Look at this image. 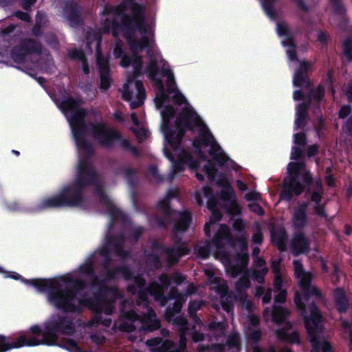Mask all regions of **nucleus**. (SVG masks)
<instances>
[{
	"label": "nucleus",
	"mask_w": 352,
	"mask_h": 352,
	"mask_svg": "<svg viewBox=\"0 0 352 352\" xmlns=\"http://www.w3.org/2000/svg\"><path fill=\"white\" fill-rule=\"evenodd\" d=\"M118 273L121 274L124 280H129L133 278V272L126 265H122L116 267Z\"/></svg>",
	"instance_id": "56"
},
{
	"label": "nucleus",
	"mask_w": 352,
	"mask_h": 352,
	"mask_svg": "<svg viewBox=\"0 0 352 352\" xmlns=\"http://www.w3.org/2000/svg\"><path fill=\"white\" fill-rule=\"evenodd\" d=\"M226 344L231 349L240 347L241 342L239 335L236 333L230 334L227 338Z\"/></svg>",
	"instance_id": "57"
},
{
	"label": "nucleus",
	"mask_w": 352,
	"mask_h": 352,
	"mask_svg": "<svg viewBox=\"0 0 352 352\" xmlns=\"http://www.w3.org/2000/svg\"><path fill=\"white\" fill-rule=\"evenodd\" d=\"M122 30V18H120V22H119L116 18L113 19H106L104 24V32L111 33L113 37L118 36L119 30Z\"/></svg>",
	"instance_id": "38"
},
{
	"label": "nucleus",
	"mask_w": 352,
	"mask_h": 352,
	"mask_svg": "<svg viewBox=\"0 0 352 352\" xmlns=\"http://www.w3.org/2000/svg\"><path fill=\"white\" fill-rule=\"evenodd\" d=\"M60 346L70 352H86L78 344L76 341L72 338L64 340Z\"/></svg>",
	"instance_id": "49"
},
{
	"label": "nucleus",
	"mask_w": 352,
	"mask_h": 352,
	"mask_svg": "<svg viewBox=\"0 0 352 352\" xmlns=\"http://www.w3.org/2000/svg\"><path fill=\"white\" fill-rule=\"evenodd\" d=\"M287 237V232L284 228H280L278 230H274L271 232L272 242L280 252H285L287 250L285 243Z\"/></svg>",
	"instance_id": "27"
},
{
	"label": "nucleus",
	"mask_w": 352,
	"mask_h": 352,
	"mask_svg": "<svg viewBox=\"0 0 352 352\" xmlns=\"http://www.w3.org/2000/svg\"><path fill=\"white\" fill-rule=\"evenodd\" d=\"M148 287L149 294L153 296L155 300L161 301L163 305L168 301V298H166L164 294V289L160 283L156 282L153 283Z\"/></svg>",
	"instance_id": "37"
},
{
	"label": "nucleus",
	"mask_w": 352,
	"mask_h": 352,
	"mask_svg": "<svg viewBox=\"0 0 352 352\" xmlns=\"http://www.w3.org/2000/svg\"><path fill=\"white\" fill-rule=\"evenodd\" d=\"M220 182L223 183L221 184L223 188L221 191V200L223 203L232 200V197L234 196L233 188L225 177H223ZM219 184H221L220 182Z\"/></svg>",
	"instance_id": "39"
},
{
	"label": "nucleus",
	"mask_w": 352,
	"mask_h": 352,
	"mask_svg": "<svg viewBox=\"0 0 352 352\" xmlns=\"http://www.w3.org/2000/svg\"><path fill=\"white\" fill-rule=\"evenodd\" d=\"M28 53L25 51L21 45L14 46L10 52V56L12 60L16 63H23Z\"/></svg>",
	"instance_id": "42"
},
{
	"label": "nucleus",
	"mask_w": 352,
	"mask_h": 352,
	"mask_svg": "<svg viewBox=\"0 0 352 352\" xmlns=\"http://www.w3.org/2000/svg\"><path fill=\"white\" fill-rule=\"evenodd\" d=\"M268 272L267 267H263L260 270H254L252 273V278L258 283H263L265 281V276Z\"/></svg>",
	"instance_id": "61"
},
{
	"label": "nucleus",
	"mask_w": 352,
	"mask_h": 352,
	"mask_svg": "<svg viewBox=\"0 0 352 352\" xmlns=\"http://www.w3.org/2000/svg\"><path fill=\"white\" fill-rule=\"evenodd\" d=\"M174 242L173 246L164 248V253L166 256V263L169 267L177 264L179 259L190 254V249L188 247L186 243L182 241V237L176 235L172 237Z\"/></svg>",
	"instance_id": "14"
},
{
	"label": "nucleus",
	"mask_w": 352,
	"mask_h": 352,
	"mask_svg": "<svg viewBox=\"0 0 352 352\" xmlns=\"http://www.w3.org/2000/svg\"><path fill=\"white\" fill-rule=\"evenodd\" d=\"M97 64L100 76V89L106 91L111 87L112 79L110 76L109 61L106 58L97 57Z\"/></svg>",
	"instance_id": "21"
},
{
	"label": "nucleus",
	"mask_w": 352,
	"mask_h": 352,
	"mask_svg": "<svg viewBox=\"0 0 352 352\" xmlns=\"http://www.w3.org/2000/svg\"><path fill=\"white\" fill-rule=\"evenodd\" d=\"M324 96V89L321 85H318L316 89L309 88V109L311 105L316 107L317 109L319 108L320 101L322 100Z\"/></svg>",
	"instance_id": "36"
},
{
	"label": "nucleus",
	"mask_w": 352,
	"mask_h": 352,
	"mask_svg": "<svg viewBox=\"0 0 352 352\" xmlns=\"http://www.w3.org/2000/svg\"><path fill=\"white\" fill-rule=\"evenodd\" d=\"M118 329L122 332L131 333L136 329V327L134 322L122 320L119 324Z\"/></svg>",
	"instance_id": "63"
},
{
	"label": "nucleus",
	"mask_w": 352,
	"mask_h": 352,
	"mask_svg": "<svg viewBox=\"0 0 352 352\" xmlns=\"http://www.w3.org/2000/svg\"><path fill=\"white\" fill-rule=\"evenodd\" d=\"M310 192V200L314 204L312 208L315 213L320 216H324V203L322 202L324 188L320 179H316L312 181L311 178L309 177V193Z\"/></svg>",
	"instance_id": "16"
},
{
	"label": "nucleus",
	"mask_w": 352,
	"mask_h": 352,
	"mask_svg": "<svg viewBox=\"0 0 352 352\" xmlns=\"http://www.w3.org/2000/svg\"><path fill=\"white\" fill-rule=\"evenodd\" d=\"M277 0H262L261 6L267 16L274 19L276 16L275 3Z\"/></svg>",
	"instance_id": "46"
},
{
	"label": "nucleus",
	"mask_w": 352,
	"mask_h": 352,
	"mask_svg": "<svg viewBox=\"0 0 352 352\" xmlns=\"http://www.w3.org/2000/svg\"><path fill=\"white\" fill-rule=\"evenodd\" d=\"M28 54H39L42 52L41 43L34 38H25L20 43Z\"/></svg>",
	"instance_id": "33"
},
{
	"label": "nucleus",
	"mask_w": 352,
	"mask_h": 352,
	"mask_svg": "<svg viewBox=\"0 0 352 352\" xmlns=\"http://www.w3.org/2000/svg\"><path fill=\"white\" fill-rule=\"evenodd\" d=\"M223 208L230 215H239L241 213V208L235 199L223 203Z\"/></svg>",
	"instance_id": "47"
},
{
	"label": "nucleus",
	"mask_w": 352,
	"mask_h": 352,
	"mask_svg": "<svg viewBox=\"0 0 352 352\" xmlns=\"http://www.w3.org/2000/svg\"><path fill=\"white\" fill-rule=\"evenodd\" d=\"M289 314L290 312L287 308L274 305L271 312L272 321L277 324L283 323L289 316Z\"/></svg>",
	"instance_id": "32"
},
{
	"label": "nucleus",
	"mask_w": 352,
	"mask_h": 352,
	"mask_svg": "<svg viewBox=\"0 0 352 352\" xmlns=\"http://www.w3.org/2000/svg\"><path fill=\"white\" fill-rule=\"evenodd\" d=\"M249 254L248 253V245L245 240H243L241 244V252H238L235 256L236 263L248 271L249 263Z\"/></svg>",
	"instance_id": "34"
},
{
	"label": "nucleus",
	"mask_w": 352,
	"mask_h": 352,
	"mask_svg": "<svg viewBox=\"0 0 352 352\" xmlns=\"http://www.w3.org/2000/svg\"><path fill=\"white\" fill-rule=\"evenodd\" d=\"M296 48H287L286 53L289 60L299 62V66L296 69L292 79L293 86L298 88L294 91L293 99L295 101L302 100L296 106L294 130L297 131L302 129L308 122V92L302 90L308 89V60L299 61Z\"/></svg>",
	"instance_id": "4"
},
{
	"label": "nucleus",
	"mask_w": 352,
	"mask_h": 352,
	"mask_svg": "<svg viewBox=\"0 0 352 352\" xmlns=\"http://www.w3.org/2000/svg\"><path fill=\"white\" fill-rule=\"evenodd\" d=\"M124 241L125 236L122 232L118 235H113L110 232L107 233L105 244L100 250V254L105 259L111 258V250H113L121 258H129L130 252L124 248Z\"/></svg>",
	"instance_id": "12"
},
{
	"label": "nucleus",
	"mask_w": 352,
	"mask_h": 352,
	"mask_svg": "<svg viewBox=\"0 0 352 352\" xmlns=\"http://www.w3.org/2000/svg\"><path fill=\"white\" fill-rule=\"evenodd\" d=\"M86 116L87 111L84 108L78 109L76 112L72 113L69 122L76 146L78 151L82 153L78 163L85 162L87 168H94L91 163L95 155L94 147L93 144L85 138L87 132L89 131L91 134L90 124L92 122L86 123Z\"/></svg>",
	"instance_id": "5"
},
{
	"label": "nucleus",
	"mask_w": 352,
	"mask_h": 352,
	"mask_svg": "<svg viewBox=\"0 0 352 352\" xmlns=\"http://www.w3.org/2000/svg\"><path fill=\"white\" fill-rule=\"evenodd\" d=\"M251 282L247 274L243 275L235 283V290L238 294H241L243 290L250 287Z\"/></svg>",
	"instance_id": "51"
},
{
	"label": "nucleus",
	"mask_w": 352,
	"mask_h": 352,
	"mask_svg": "<svg viewBox=\"0 0 352 352\" xmlns=\"http://www.w3.org/2000/svg\"><path fill=\"white\" fill-rule=\"evenodd\" d=\"M342 325L345 329L344 333L348 336L350 341L351 348L352 349V320L346 321L343 318H341Z\"/></svg>",
	"instance_id": "64"
},
{
	"label": "nucleus",
	"mask_w": 352,
	"mask_h": 352,
	"mask_svg": "<svg viewBox=\"0 0 352 352\" xmlns=\"http://www.w3.org/2000/svg\"><path fill=\"white\" fill-rule=\"evenodd\" d=\"M103 12L120 15L122 28L131 30V25H136L138 31L145 33L144 8L135 0H123L118 6L105 7Z\"/></svg>",
	"instance_id": "8"
},
{
	"label": "nucleus",
	"mask_w": 352,
	"mask_h": 352,
	"mask_svg": "<svg viewBox=\"0 0 352 352\" xmlns=\"http://www.w3.org/2000/svg\"><path fill=\"white\" fill-rule=\"evenodd\" d=\"M204 170L210 182L215 180L218 170L211 160H208L207 164L204 166Z\"/></svg>",
	"instance_id": "54"
},
{
	"label": "nucleus",
	"mask_w": 352,
	"mask_h": 352,
	"mask_svg": "<svg viewBox=\"0 0 352 352\" xmlns=\"http://www.w3.org/2000/svg\"><path fill=\"white\" fill-rule=\"evenodd\" d=\"M334 298L339 311H345L348 308L349 302L344 292L340 288H337L334 293Z\"/></svg>",
	"instance_id": "40"
},
{
	"label": "nucleus",
	"mask_w": 352,
	"mask_h": 352,
	"mask_svg": "<svg viewBox=\"0 0 352 352\" xmlns=\"http://www.w3.org/2000/svg\"><path fill=\"white\" fill-rule=\"evenodd\" d=\"M157 208L166 217H170L173 213V210L170 206V201H169L168 199L160 200L157 205Z\"/></svg>",
	"instance_id": "53"
},
{
	"label": "nucleus",
	"mask_w": 352,
	"mask_h": 352,
	"mask_svg": "<svg viewBox=\"0 0 352 352\" xmlns=\"http://www.w3.org/2000/svg\"><path fill=\"white\" fill-rule=\"evenodd\" d=\"M90 126L91 135L102 146L111 148L113 141H120V146L127 151L132 146L131 142L123 138L118 131L113 128H107L102 122L91 123Z\"/></svg>",
	"instance_id": "11"
},
{
	"label": "nucleus",
	"mask_w": 352,
	"mask_h": 352,
	"mask_svg": "<svg viewBox=\"0 0 352 352\" xmlns=\"http://www.w3.org/2000/svg\"><path fill=\"white\" fill-rule=\"evenodd\" d=\"M184 151L179 153L177 160L172 162L171 169L168 176L170 182L174 179L177 173L183 172L185 170L186 161L184 160Z\"/></svg>",
	"instance_id": "31"
},
{
	"label": "nucleus",
	"mask_w": 352,
	"mask_h": 352,
	"mask_svg": "<svg viewBox=\"0 0 352 352\" xmlns=\"http://www.w3.org/2000/svg\"><path fill=\"white\" fill-rule=\"evenodd\" d=\"M192 222V214L190 211L180 212L179 217L174 221L173 230L177 232H186Z\"/></svg>",
	"instance_id": "25"
},
{
	"label": "nucleus",
	"mask_w": 352,
	"mask_h": 352,
	"mask_svg": "<svg viewBox=\"0 0 352 352\" xmlns=\"http://www.w3.org/2000/svg\"><path fill=\"white\" fill-rule=\"evenodd\" d=\"M294 272L298 279V285L302 289V297L299 292H295L294 303L298 311L302 316L303 324L306 332L308 333V312L305 301H308V272H305L302 264L297 261H294Z\"/></svg>",
	"instance_id": "10"
},
{
	"label": "nucleus",
	"mask_w": 352,
	"mask_h": 352,
	"mask_svg": "<svg viewBox=\"0 0 352 352\" xmlns=\"http://www.w3.org/2000/svg\"><path fill=\"white\" fill-rule=\"evenodd\" d=\"M202 124L200 116L192 107H184L175 120L176 129H173L170 124H163L162 129L167 142L173 147H177L186 133L184 126L193 131L195 127Z\"/></svg>",
	"instance_id": "6"
},
{
	"label": "nucleus",
	"mask_w": 352,
	"mask_h": 352,
	"mask_svg": "<svg viewBox=\"0 0 352 352\" xmlns=\"http://www.w3.org/2000/svg\"><path fill=\"white\" fill-rule=\"evenodd\" d=\"M146 258L148 263L155 269L161 267L162 263L160 256L155 253H149L146 255Z\"/></svg>",
	"instance_id": "59"
},
{
	"label": "nucleus",
	"mask_w": 352,
	"mask_h": 352,
	"mask_svg": "<svg viewBox=\"0 0 352 352\" xmlns=\"http://www.w3.org/2000/svg\"><path fill=\"white\" fill-rule=\"evenodd\" d=\"M311 274L309 272V300L313 298L316 300L318 304L324 302V295L322 290L315 284L311 283Z\"/></svg>",
	"instance_id": "41"
},
{
	"label": "nucleus",
	"mask_w": 352,
	"mask_h": 352,
	"mask_svg": "<svg viewBox=\"0 0 352 352\" xmlns=\"http://www.w3.org/2000/svg\"><path fill=\"white\" fill-rule=\"evenodd\" d=\"M176 109L170 104L165 105L162 111L164 124H170V120L176 116Z\"/></svg>",
	"instance_id": "52"
},
{
	"label": "nucleus",
	"mask_w": 352,
	"mask_h": 352,
	"mask_svg": "<svg viewBox=\"0 0 352 352\" xmlns=\"http://www.w3.org/2000/svg\"><path fill=\"white\" fill-rule=\"evenodd\" d=\"M294 144L292 147L290 159L298 162H291L287 164L288 176L285 177L283 187L280 194L281 199L290 201L294 195L299 196L308 186V170L305 161L308 149L305 147L307 144V135L303 132L294 134Z\"/></svg>",
	"instance_id": "2"
},
{
	"label": "nucleus",
	"mask_w": 352,
	"mask_h": 352,
	"mask_svg": "<svg viewBox=\"0 0 352 352\" xmlns=\"http://www.w3.org/2000/svg\"><path fill=\"white\" fill-rule=\"evenodd\" d=\"M325 318L315 303L309 305V342L311 352H333L324 331Z\"/></svg>",
	"instance_id": "9"
},
{
	"label": "nucleus",
	"mask_w": 352,
	"mask_h": 352,
	"mask_svg": "<svg viewBox=\"0 0 352 352\" xmlns=\"http://www.w3.org/2000/svg\"><path fill=\"white\" fill-rule=\"evenodd\" d=\"M65 283H70V287H63L58 279L32 278L24 279L23 283L34 287L40 292H47L48 302L64 313H81V308L75 304L77 295L84 290L87 285L82 279L69 277L63 279Z\"/></svg>",
	"instance_id": "1"
},
{
	"label": "nucleus",
	"mask_w": 352,
	"mask_h": 352,
	"mask_svg": "<svg viewBox=\"0 0 352 352\" xmlns=\"http://www.w3.org/2000/svg\"><path fill=\"white\" fill-rule=\"evenodd\" d=\"M292 328V324L290 322H287L284 327L277 329L275 333L278 339L282 342L290 344H298L300 342L298 333L296 331H293L292 333L287 332Z\"/></svg>",
	"instance_id": "23"
},
{
	"label": "nucleus",
	"mask_w": 352,
	"mask_h": 352,
	"mask_svg": "<svg viewBox=\"0 0 352 352\" xmlns=\"http://www.w3.org/2000/svg\"><path fill=\"white\" fill-rule=\"evenodd\" d=\"M97 193L100 198V202L106 207L107 212L111 217V220L109 223V226L110 228H112L116 221L122 219L124 215L109 199L102 188L99 187L98 188Z\"/></svg>",
	"instance_id": "18"
},
{
	"label": "nucleus",
	"mask_w": 352,
	"mask_h": 352,
	"mask_svg": "<svg viewBox=\"0 0 352 352\" xmlns=\"http://www.w3.org/2000/svg\"><path fill=\"white\" fill-rule=\"evenodd\" d=\"M145 287H146L145 278L141 275H138L134 277V283L129 285L126 287V290L129 293L135 295L138 289Z\"/></svg>",
	"instance_id": "43"
},
{
	"label": "nucleus",
	"mask_w": 352,
	"mask_h": 352,
	"mask_svg": "<svg viewBox=\"0 0 352 352\" xmlns=\"http://www.w3.org/2000/svg\"><path fill=\"white\" fill-rule=\"evenodd\" d=\"M184 160L186 161V165H188L190 170H196L198 168V162L194 160L193 157L189 152L184 151Z\"/></svg>",
	"instance_id": "62"
},
{
	"label": "nucleus",
	"mask_w": 352,
	"mask_h": 352,
	"mask_svg": "<svg viewBox=\"0 0 352 352\" xmlns=\"http://www.w3.org/2000/svg\"><path fill=\"white\" fill-rule=\"evenodd\" d=\"M214 141V138L212 133L208 129H202L199 135L192 140V145L195 149H199L203 146H209Z\"/></svg>",
	"instance_id": "26"
},
{
	"label": "nucleus",
	"mask_w": 352,
	"mask_h": 352,
	"mask_svg": "<svg viewBox=\"0 0 352 352\" xmlns=\"http://www.w3.org/2000/svg\"><path fill=\"white\" fill-rule=\"evenodd\" d=\"M117 273L116 267L115 269L112 267L107 269V270L105 271L104 278H100V280H105V285L104 286H98L96 288L100 289V290H104V292L113 290V288L107 286V283L110 280H115Z\"/></svg>",
	"instance_id": "45"
},
{
	"label": "nucleus",
	"mask_w": 352,
	"mask_h": 352,
	"mask_svg": "<svg viewBox=\"0 0 352 352\" xmlns=\"http://www.w3.org/2000/svg\"><path fill=\"white\" fill-rule=\"evenodd\" d=\"M98 175L94 168H87L85 162L78 163L76 178L73 186L64 187L54 196L42 199L37 208L40 210L63 207H78L84 200L82 190L96 186Z\"/></svg>",
	"instance_id": "3"
},
{
	"label": "nucleus",
	"mask_w": 352,
	"mask_h": 352,
	"mask_svg": "<svg viewBox=\"0 0 352 352\" xmlns=\"http://www.w3.org/2000/svg\"><path fill=\"white\" fill-rule=\"evenodd\" d=\"M146 72L150 79H154L159 74V67L157 60L153 56L150 58L148 65L146 68Z\"/></svg>",
	"instance_id": "48"
},
{
	"label": "nucleus",
	"mask_w": 352,
	"mask_h": 352,
	"mask_svg": "<svg viewBox=\"0 0 352 352\" xmlns=\"http://www.w3.org/2000/svg\"><path fill=\"white\" fill-rule=\"evenodd\" d=\"M116 174H122L126 179L128 185L131 188H135L138 184V173L134 168L124 167L116 170Z\"/></svg>",
	"instance_id": "29"
},
{
	"label": "nucleus",
	"mask_w": 352,
	"mask_h": 352,
	"mask_svg": "<svg viewBox=\"0 0 352 352\" xmlns=\"http://www.w3.org/2000/svg\"><path fill=\"white\" fill-rule=\"evenodd\" d=\"M161 327L160 321L158 319H153L151 318H146L142 325L143 330L152 332L155 330L159 329Z\"/></svg>",
	"instance_id": "50"
},
{
	"label": "nucleus",
	"mask_w": 352,
	"mask_h": 352,
	"mask_svg": "<svg viewBox=\"0 0 352 352\" xmlns=\"http://www.w3.org/2000/svg\"><path fill=\"white\" fill-rule=\"evenodd\" d=\"M32 337L22 333L19 336H5L0 334V352H7L12 349L23 346H34L32 344Z\"/></svg>",
	"instance_id": "15"
},
{
	"label": "nucleus",
	"mask_w": 352,
	"mask_h": 352,
	"mask_svg": "<svg viewBox=\"0 0 352 352\" xmlns=\"http://www.w3.org/2000/svg\"><path fill=\"white\" fill-rule=\"evenodd\" d=\"M224 240L225 239L214 234L212 239V242L216 248L217 255L222 258H227L228 253L226 250L225 243L223 242Z\"/></svg>",
	"instance_id": "44"
},
{
	"label": "nucleus",
	"mask_w": 352,
	"mask_h": 352,
	"mask_svg": "<svg viewBox=\"0 0 352 352\" xmlns=\"http://www.w3.org/2000/svg\"><path fill=\"white\" fill-rule=\"evenodd\" d=\"M122 32L126 38L132 53H138L149 46L147 36V28L145 25V33L138 30L136 25H131V30L122 28Z\"/></svg>",
	"instance_id": "13"
},
{
	"label": "nucleus",
	"mask_w": 352,
	"mask_h": 352,
	"mask_svg": "<svg viewBox=\"0 0 352 352\" xmlns=\"http://www.w3.org/2000/svg\"><path fill=\"white\" fill-rule=\"evenodd\" d=\"M308 201H302L295 208L293 214V225L296 231H302L307 223Z\"/></svg>",
	"instance_id": "20"
},
{
	"label": "nucleus",
	"mask_w": 352,
	"mask_h": 352,
	"mask_svg": "<svg viewBox=\"0 0 352 352\" xmlns=\"http://www.w3.org/2000/svg\"><path fill=\"white\" fill-rule=\"evenodd\" d=\"M83 102L80 98H74L71 96L65 98L60 102V107L66 113H74L82 109L80 105Z\"/></svg>",
	"instance_id": "28"
},
{
	"label": "nucleus",
	"mask_w": 352,
	"mask_h": 352,
	"mask_svg": "<svg viewBox=\"0 0 352 352\" xmlns=\"http://www.w3.org/2000/svg\"><path fill=\"white\" fill-rule=\"evenodd\" d=\"M343 53L345 60L350 62L352 60V38L348 37L343 43Z\"/></svg>",
	"instance_id": "55"
},
{
	"label": "nucleus",
	"mask_w": 352,
	"mask_h": 352,
	"mask_svg": "<svg viewBox=\"0 0 352 352\" xmlns=\"http://www.w3.org/2000/svg\"><path fill=\"white\" fill-rule=\"evenodd\" d=\"M68 56L72 60H77L80 62L87 58L85 54L80 49H74L69 52Z\"/></svg>",
	"instance_id": "60"
},
{
	"label": "nucleus",
	"mask_w": 352,
	"mask_h": 352,
	"mask_svg": "<svg viewBox=\"0 0 352 352\" xmlns=\"http://www.w3.org/2000/svg\"><path fill=\"white\" fill-rule=\"evenodd\" d=\"M291 243V249L295 256L301 253L308 252V239H307L302 231H297Z\"/></svg>",
	"instance_id": "24"
},
{
	"label": "nucleus",
	"mask_w": 352,
	"mask_h": 352,
	"mask_svg": "<svg viewBox=\"0 0 352 352\" xmlns=\"http://www.w3.org/2000/svg\"><path fill=\"white\" fill-rule=\"evenodd\" d=\"M103 292H104V290L98 289V291L94 294L93 297L80 298L78 300V303L75 302V304L80 307L81 311H82V307H87L93 311L102 312L103 302L105 298Z\"/></svg>",
	"instance_id": "19"
},
{
	"label": "nucleus",
	"mask_w": 352,
	"mask_h": 352,
	"mask_svg": "<svg viewBox=\"0 0 352 352\" xmlns=\"http://www.w3.org/2000/svg\"><path fill=\"white\" fill-rule=\"evenodd\" d=\"M184 302L185 299L177 300H175L172 305L170 304L166 307L164 316L167 321L170 322L173 320L175 315L181 312Z\"/></svg>",
	"instance_id": "35"
},
{
	"label": "nucleus",
	"mask_w": 352,
	"mask_h": 352,
	"mask_svg": "<svg viewBox=\"0 0 352 352\" xmlns=\"http://www.w3.org/2000/svg\"><path fill=\"white\" fill-rule=\"evenodd\" d=\"M76 331L74 318L68 315L57 314L45 321V332L44 339L32 337L34 346L47 345L56 346L58 336H72Z\"/></svg>",
	"instance_id": "7"
},
{
	"label": "nucleus",
	"mask_w": 352,
	"mask_h": 352,
	"mask_svg": "<svg viewBox=\"0 0 352 352\" xmlns=\"http://www.w3.org/2000/svg\"><path fill=\"white\" fill-rule=\"evenodd\" d=\"M79 270L85 276L91 278L90 286L93 289H96L98 286H104L105 280H100L96 272L93 262L88 259L79 267Z\"/></svg>",
	"instance_id": "22"
},
{
	"label": "nucleus",
	"mask_w": 352,
	"mask_h": 352,
	"mask_svg": "<svg viewBox=\"0 0 352 352\" xmlns=\"http://www.w3.org/2000/svg\"><path fill=\"white\" fill-rule=\"evenodd\" d=\"M209 146H210L209 154L212 157L213 160L217 162L219 166H225L229 158L223 153L219 144L214 141Z\"/></svg>",
	"instance_id": "30"
},
{
	"label": "nucleus",
	"mask_w": 352,
	"mask_h": 352,
	"mask_svg": "<svg viewBox=\"0 0 352 352\" xmlns=\"http://www.w3.org/2000/svg\"><path fill=\"white\" fill-rule=\"evenodd\" d=\"M215 234L226 241H230L232 239V235L230 229L226 224H221L218 231Z\"/></svg>",
	"instance_id": "58"
},
{
	"label": "nucleus",
	"mask_w": 352,
	"mask_h": 352,
	"mask_svg": "<svg viewBox=\"0 0 352 352\" xmlns=\"http://www.w3.org/2000/svg\"><path fill=\"white\" fill-rule=\"evenodd\" d=\"M82 10V7L76 0H68L63 7V16L69 22L71 26L76 27L83 22Z\"/></svg>",
	"instance_id": "17"
}]
</instances>
